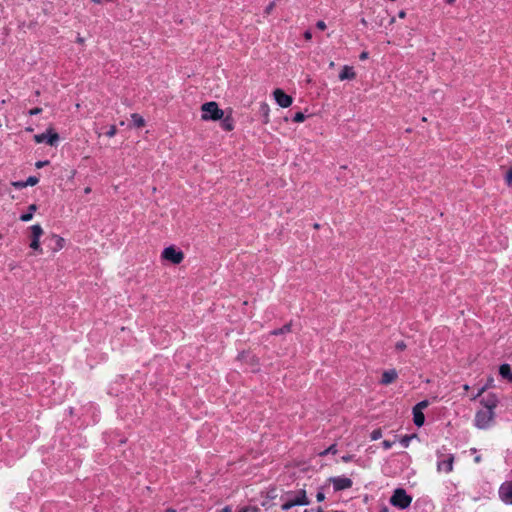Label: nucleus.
<instances>
[{
  "instance_id": "20",
  "label": "nucleus",
  "mask_w": 512,
  "mask_h": 512,
  "mask_svg": "<svg viewBox=\"0 0 512 512\" xmlns=\"http://www.w3.org/2000/svg\"><path fill=\"white\" fill-rule=\"evenodd\" d=\"M499 373L503 378H507L512 382V372L509 364H502L499 368Z\"/></svg>"
},
{
  "instance_id": "34",
  "label": "nucleus",
  "mask_w": 512,
  "mask_h": 512,
  "mask_svg": "<svg viewBox=\"0 0 512 512\" xmlns=\"http://www.w3.org/2000/svg\"><path fill=\"white\" fill-rule=\"evenodd\" d=\"M239 512H258V508L253 506H246L243 507Z\"/></svg>"
},
{
  "instance_id": "36",
  "label": "nucleus",
  "mask_w": 512,
  "mask_h": 512,
  "mask_svg": "<svg viewBox=\"0 0 512 512\" xmlns=\"http://www.w3.org/2000/svg\"><path fill=\"white\" fill-rule=\"evenodd\" d=\"M41 112H42V108L36 107V108L30 109V110L28 111V114H29L30 116H34V115H38V114H40Z\"/></svg>"
},
{
  "instance_id": "14",
  "label": "nucleus",
  "mask_w": 512,
  "mask_h": 512,
  "mask_svg": "<svg viewBox=\"0 0 512 512\" xmlns=\"http://www.w3.org/2000/svg\"><path fill=\"white\" fill-rule=\"evenodd\" d=\"M238 359L241 361H245L246 363L250 364L252 367H254L253 371H256V367H258V359L254 355H250L248 352H241L238 355Z\"/></svg>"
},
{
  "instance_id": "52",
  "label": "nucleus",
  "mask_w": 512,
  "mask_h": 512,
  "mask_svg": "<svg viewBox=\"0 0 512 512\" xmlns=\"http://www.w3.org/2000/svg\"><path fill=\"white\" fill-rule=\"evenodd\" d=\"M165 512H177V511L175 509H173V508H168V509L165 510Z\"/></svg>"
},
{
  "instance_id": "29",
  "label": "nucleus",
  "mask_w": 512,
  "mask_h": 512,
  "mask_svg": "<svg viewBox=\"0 0 512 512\" xmlns=\"http://www.w3.org/2000/svg\"><path fill=\"white\" fill-rule=\"evenodd\" d=\"M296 506L293 499H289L288 501H286L284 504H282V510H289L291 509L292 507Z\"/></svg>"
},
{
  "instance_id": "46",
  "label": "nucleus",
  "mask_w": 512,
  "mask_h": 512,
  "mask_svg": "<svg viewBox=\"0 0 512 512\" xmlns=\"http://www.w3.org/2000/svg\"><path fill=\"white\" fill-rule=\"evenodd\" d=\"M367 57H368V53H367V52H362V53L360 54V59H361V60H365V59H367Z\"/></svg>"
},
{
  "instance_id": "47",
  "label": "nucleus",
  "mask_w": 512,
  "mask_h": 512,
  "mask_svg": "<svg viewBox=\"0 0 512 512\" xmlns=\"http://www.w3.org/2000/svg\"><path fill=\"white\" fill-rule=\"evenodd\" d=\"M76 41H77V43H79V44H84V42H85L84 38H83V37H80V36H79V37H77Z\"/></svg>"
},
{
  "instance_id": "26",
  "label": "nucleus",
  "mask_w": 512,
  "mask_h": 512,
  "mask_svg": "<svg viewBox=\"0 0 512 512\" xmlns=\"http://www.w3.org/2000/svg\"><path fill=\"white\" fill-rule=\"evenodd\" d=\"M371 440L376 441L382 437V431L381 429H375L371 432Z\"/></svg>"
},
{
  "instance_id": "49",
  "label": "nucleus",
  "mask_w": 512,
  "mask_h": 512,
  "mask_svg": "<svg viewBox=\"0 0 512 512\" xmlns=\"http://www.w3.org/2000/svg\"><path fill=\"white\" fill-rule=\"evenodd\" d=\"M383 14H384V15L382 16L381 21L379 22V25H382V24H383V20H384V19H386V14H387V12H386V11H384V12H383Z\"/></svg>"
},
{
  "instance_id": "42",
  "label": "nucleus",
  "mask_w": 512,
  "mask_h": 512,
  "mask_svg": "<svg viewBox=\"0 0 512 512\" xmlns=\"http://www.w3.org/2000/svg\"><path fill=\"white\" fill-rule=\"evenodd\" d=\"M316 27L320 30H325L326 29V24L324 21L322 20H319L317 23H316Z\"/></svg>"
},
{
  "instance_id": "19",
  "label": "nucleus",
  "mask_w": 512,
  "mask_h": 512,
  "mask_svg": "<svg viewBox=\"0 0 512 512\" xmlns=\"http://www.w3.org/2000/svg\"><path fill=\"white\" fill-rule=\"evenodd\" d=\"M37 210L36 204H31L28 207L27 213H24L20 216V220L23 222H28L33 218V213Z\"/></svg>"
},
{
  "instance_id": "7",
  "label": "nucleus",
  "mask_w": 512,
  "mask_h": 512,
  "mask_svg": "<svg viewBox=\"0 0 512 512\" xmlns=\"http://www.w3.org/2000/svg\"><path fill=\"white\" fill-rule=\"evenodd\" d=\"M273 96L276 103L282 108H287L293 103V98L280 88H277L273 91Z\"/></svg>"
},
{
  "instance_id": "60",
  "label": "nucleus",
  "mask_w": 512,
  "mask_h": 512,
  "mask_svg": "<svg viewBox=\"0 0 512 512\" xmlns=\"http://www.w3.org/2000/svg\"><path fill=\"white\" fill-rule=\"evenodd\" d=\"M26 131L31 132V131H33V129L28 127V128H26Z\"/></svg>"
},
{
  "instance_id": "10",
  "label": "nucleus",
  "mask_w": 512,
  "mask_h": 512,
  "mask_svg": "<svg viewBox=\"0 0 512 512\" xmlns=\"http://www.w3.org/2000/svg\"><path fill=\"white\" fill-rule=\"evenodd\" d=\"M444 457L443 460L438 461L437 463V470L439 472L444 471L445 473H450L453 470V463H454V455L448 454V455H441Z\"/></svg>"
},
{
  "instance_id": "62",
  "label": "nucleus",
  "mask_w": 512,
  "mask_h": 512,
  "mask_svg": "<svg viewBox=\"0 0 512 512\" xmlns=\"http://www.w3.org/2000/svg\"><path fill=\"white\" fill-rule=\"evenodd\" d=\"M314 228H315V229H318V228H319V224H317V223H316V224H314Z\"/></svg>"
},
{
  "instance_id": "32",
  "label": "nucleus",
  "mask_w": 512,
  "mask_h": 512,
  "mask_svg": "<svg viewBox=\"0 0 512 512\" xmlns=\"http://www.w3.org/2000/svg\"><path fill=\"white\" fill-rule=\"evenodd\" d=\"M505 181L507 183L508 186H511L512 185V168H510L508 170V172L506 173V176H505Z\"/></svg>"
},
{
  "instance_id": "37",
  "label": "nucleus",
  "mask_w": 512,
  "mask_h": 512,
  "mask_svg": "<svg viewBox=\"0 0 512 512\" xmlns=\"http://www.w3.org/2000/svg\"><path fill=\"white\" fill-rule=\"evenodd\" d=\"M488 388V385H484L478 390V393L472 398V400H476L478 397H480Z\"/></svg>"
},
{
  "instance_id": "33",
  "label": "nucleus",
  "mask_w": 512,
  "mask_h": 512,
  "mask_svg": "<svg viewBox=\"0 0 512 512\" xmlns=\"http://www.w3.org/2000/svg\"><path fill=\"white\" fill-rule=\"evenodd\" d=\"M12 185H13L16 189H22V188L27 187V186H26V184H25V181H15V182H12Z\"/></svg>"
},
{
  "instance_id": "6",
  "label": "nucleus",
  "mask_w": 512,
  "mask_h": 512,
  "mask_svg": "<svg viewBox=\"0 0 512 512\" xmlns=\"http://www.w3.org/2000/svg\"><path fill=\"white\" fill-rule=\"evenodd\" d=\"M31 230V242L30 248L38 253H42V248L40 246V238L43 235V229L39 224L32 225L30 227Z\"/></svg>"
},
{
  "instance_id": "24",
  "label": "nucleus",
  "mask_w": 512,
  "mask_h": 512,
  "mask_svg": "<svg viewBox=\"0 0 512 512\" xmlns=\"http://www.w3.org/2000/svg\"><path fill=\"white\" fill-rule=\"evenodd\" d=\"M415 435H405L400 439V443L404 448H407L410 444V441L412 438H414Z\"/></svg>"
},
{
  "instance_id": "40",
  "label": "nucleus",
  "mask_w": 512,
  "mask_h": 512,
  "mask_svg": "<svg viewBox=\"0 0 512 512\" xmlns=\"http://www.w3.org/2000/svg\"><path fill=\"white\" fill-rule=\"evenodd\" d=\"M48 164H49V161L48 160H44V161L36 162L35 166H36V168L39 169V168H42V167H44V166H46Z\"/></svg>"
},
{
  "instance_id": "2",
  "label": "nucleus",
  "mask_w": 512,
  "mask_h": 512,
  "mask_svg": "<svg viewBox=\"0 0 512 512\" xmlns=\"http://www.w3.org/2000/svg\"><path fill=\"white\" fill-rule=\"evenodd\" d=\"M411 502L412 497L409 496L403 488L395 489L390 498L391 505L402 510L408 508Z\"/></svg>"
},
{
  "instance_id": "22",
  "label": "nucleus",
  "mask_w": 512,
  "mask_h": 512,
  "mask_svg": "<svg viewBox=\"0 0 512 512\" xmlns=\"http://www.w3.org/2000/svg\"><path fill=\"white\" fill-rule=\"evenodd\" d=\"M131 120H132L134 126L137 127V128H141V127H143L145 125L144 118L141 115L137 114V113H133L131 115Z\"/></svg>"
},
{
  "instance_id": "56",
  "label": "nucleus",
  "mask_w": 512,
  "mask_h": 512,
  "mask_svg": "<svg viewBox=\"0 0 512 512\" xmlns=\"http://www.w3.org/2000/svg\"><path fill=\"white\" fill-rule=\"evenodd\" d=\"M445 2L448 3V4H452V3L455 2V0H445Z\"/></svg>"
},
{
  "instance_id": "18",
  "label": "nucleus",
  "mask_w": 512,
  "mask_h": 512,
  "mask_svg": "<svg viewBox=\"0 0 512 512\" xmlns=\"http://www.w3.org/2000/svg\"><path fill=\"white\" fill-rule=\"evenodd\" d=\"M221 120H222L221 127L225 131H232L234 129V120L230 115H228L226 117L223 116V118Z\"/></svg>"
},
{
  "instance_id": "15",
  "label": "nucleus",
  "mask_w": 512,
  "mask_h": 512,
  "mask_svg": "<svg viewBox=\"0 0 512 512\" xmlns=\"http://www.w3.org/2000/svg\"><path fill=\"white\" fill-rule=\"evenodd\" d=\"M296 506L309 505L310 501L307 498L306 491L301 489L297 492L296 496L292 498Z\"/></svg>"
},
{
  "instance_id": "4",
  "label": "nucleus",
  "mask_w": 512,
  "mask_h": 512,
  "mask_svg": "<svg viewBox=\"0 0 512 512\" xmlns=\"http://www.w3.org/2000/svg\"><path fill=\"white\" fill-rule=\"evenodd\" d=\"M162 258L173 264H180L184 259V253L177 250L174 246L166 247L162 251Z\"/></svg>"
},
{
  "instance_id": "9",
  "label": "nucleus",
  "mask_w": 512,
  "mask_h": 512,
  "mask_svg": "<svg viewBox=\"0 0 512 512\" xmlns=\"http://www.w3.org/2000/svg\"><path fill=\"white\" fill-rule=\"evenodd\" d=\"M499 497L506 504H512V481L502 483L499 488Z\"/></svg>"
},
{
  "instance_id": "25",
  "label": "nucleus",
  "mask_w": 512,
  "mask_h": 512,
  "mask_svg": "<svg viewBox=\"0 0 512 512\" xmlns=\"http://www.w3.org/2000/svg\"><path fill=\"white\" fill-rule=\"evenodd\" d=\"M336 453H337L336 445L332 444L327 449L322 451L319 455L320 456H325V455H328V454H336Z\"/></svg>"
},
{
  "instance_id": "64",
  "label": "nucleus",
  "mask_w": 512,
  "mask_h": 512,
  "mask_svg": "<svg viewBox=\"0 0 512 512\" xmlns=\"http://www.w3.org/2000/svg\"><path fill=\"white\" fill-rule=\"evenodd\" d=\"M304 512H311V510L306 509V510H304Z\"/></svg>"
},
{
  "instance_id": "45",
  "label": "nucleus",
  "mask_w": 512,
  "mask_h": 512,
  "mask_svg": "<svg viewBox=\"0 0 512 512\" xmlns=\"http://www.w3.org/2000/svg\"><path fill=\"white\" fill-rule=\"evenodd\" d=\"M405 16H406V12L404 10L399 11V13H398L399 18L403 19V18H405Z\"/></svg>"
},
{
  "instance_id": "11",
  "label": "nucleus",
  "mask_w": 512,
  "mask_h": 512,
  "mask_svg": "<svg viewBox=\"0 0 512 512\" xmlns=\"http://www.w3.org/2000/svg\"><path fill=\"white\" fill-rule=\"evenodd\" d=\"M480 403L484 406L485 410L494 411L498 405V398L495 394L490 393L481 399Z\"/></svg>"
},
{
  "instance_id": "31",
  "label": "nucleus",
  "mask_w": 512,
  "mask_h": 512,
  "mask_svg": "<svg viewBox=\"0 0 512 512\" xmlns=\"http://www.w3.org/2000/svg\"><path fill=\"white\" fill-rule=\"evenodd\" d=\"M117 133V129H116V126L115 125H111L109 127V130L106 132V135L111 138V137H114Z\"/></svg>"
},
{
  "instance_id": "61",
  "label": "nucleus",
  "mask_w": 512,
  "mask_h": 512,
  "mask_svg": "<svg viewBox=\"0 0 512 512\" xmlns=\"http://www.w3.org/2000/svg\"><path fill=\"white\" fill-rule=\"evenodd\" d=\"M329 66H330L331 68H332V67H334V62H333V61H332V62H330Z\"/></svg>"
},
{
  "instance_id": "13",
  "label": "nucleus",
  "mask_w": 512,
  "mask_h": 512,
  "mask_svg": "<svg viewBox=\"0 0 512 512\" xmlns=\"http://www.w3.org/2000/svg\"><path fill=\"white\" fill-rule=\"evenodd\" d=\"M50 241L52 242L51 244V250L53 252H58L60 251L64 245H65V239L59 235H56V234H52L50 236Z\"/></svg>"
},
{
  "instance_id": "27",
  "label": "nucleus",
  "mask_w": 512,
  "mask_h": 512,
  "mask_svg": "<svg viewBox=\"0 0 512 512\" xmlns=\"http://www.w3.org/2000/svg\"><path fill=\"white\" fill-rule=\"evenodd\" d=\"M39 182V179L36 176H30L26 179V186H34Z\"/></svg>"
},
{
  "instance_id": "5",
  "label": "nucleus",
  "mask_w": 512,
  "mask_h": 512,
  "mask_svg": "<svg viewBox=\"0 0 512 512\" xmlns=\"http://www.w3.org/2000/svg\"><path fill=\"white\" fill-rule=\"evenodd\" d=\"M36 143H47L50 146H55L59 141V135L52 128L47 129L45 133L37 134L34 136Z\"/></svg>"
},
{
  "instance_id": "38",
  "label": "nucleus",
  "mask_w": 512,
  "mask_h": 512,
  "mask_svg": "<svg viewBox=\"0 0 512 512\" xmlns=\"http://www.w3.org/2000/svg\"><path fill=\"white\" fill-rule=\"evenodd\" d=\"M406 343L404 341H398L395 345V348L399 351H402L404 349H406Z\"/></svg>"
},
{
  "instance_id": "12",
  "label": "nucleus",
  "mask_w": 512,
  "mask_h": 512,
  "mask_svg": "<svg viewBox=\"0 0 512 512\" xmlns=\"http://www.w3.org/2000/svg\"><path fill=\"white\" fill-rule=\"evenodd\" d=\"M398 377V373L395 369H389L382 373L380 383L382 385H389L393 383Z\"/></svg>"
},
{
  "instance_id": "39",
  "label": "nucleus",
  "mask_w": 512,
  "mask_h": 512,
  "mask_svg": "<svg viewBox=\"0 0 512 512\" xmlns=\"http://www.w3.org/2000/svg\"><path fill=\"white\" fill-rule=\"evenodd\" d=\"M393 444H394V442H391V441H389V440H384V441L382 442V446H383V448H384V449H386V450H387V449H390V448L392 447V445H393Z\"/></svg>"
},
{
  "instance_id": "41",
  "label": "nucleus",
  "mask_w": 512,
  "mask_h": 512,
  "mask_svg": "<svg viewBox=\"0 0 512 512\" xmlns=\"http://www.w3.org/2000/svg\"><path fill=\"white\" fill-rule=\"evenodd\" d=\"M316 499L318 502H322L325 499V494L322 491H318L316 494Z\"/></svg>"
},
{
  "instance_id": "17",
  "label": "nucleus",
  "mask_w": 512,
  "mask_h": 512,
  "mask_svg": "<svg viewBox=\"0 0 512 512\" xmlns=\"http://www.w3.org/2000/svg\"><path fill=\"white\" fill-rule=\"evenodd\" d=\"M413 422L418 427H421L424 424L425 416L421 410L413 408Z\"/></svg>"
},
{
  "instance_id": "50",
  "label": "nucleus",
  "mask_w": 512,
  "mask_h": 512,
  "mask_svg": "<svg viewBox=\"0 0 512 512\" xmlns=\"http://www.w3.org/2000/svg\"><path fill=\"white\" fill-rule=\"evenodd\" d=\"M474 461H475L476 463H480V462H481V456H479V455H478V456H476V457L474 458Z\"/></svg>"
},
{
  "instance_id": "54",
  "label": "nucleus",
  "mask_w": 512,
  "mask_h": 512,
  "mask_svg": "<svg viewBox=\"0 0 512 512\" xmlns=\"http://www.w3.org/2000/svg\"><path fill=\"white\" fill-rule=\"evenodd\" d=\"M315 512H324V510L322 509V507H318Z\"/></svg>"
},
{
  "instance_id": "59",
  "label": "nucleus",
  "mask_w": 512,
  "mask_h": 512,
  "mask_svg": "<svg viewBox=\"0 0 512 512\" xmlns=\"http://www.w3.org/2000/svg\"><path fill=\"white\" fill-rule=\"evenodd\" d=\"M380 512H388V509L385 507Z\"/></svg>"
},
{
  "instance_id": "55",
  "label": "nucleus",
  "mask_w": 512,
  "mask_h": 512,
  "mask_svg": "<svg viewBox=\"0 0 512 512\" xmlns=\"http://www.w3.org/2000/svg\"><path fill=\"white\" fill-rule=\"evenodd\" d=\"M395 22V18L392 17L390 20H389V24H393Z\"/></svg>"
},
{
  "instance_id": "8",
  "label": "nucleus",
  "mask_w": 512,
  "mask_h": 512,
  "mask_svg": "<svg viewBox=\"0 0 512 512\" xmlns=\"http://www.w3.org/2000/svg\"><path fill=\"white\" fill-rule=\"evenodd\" d=\"M329 481L333 484L335 491L349 489L353 485L352 480L344 476L331 477Z\"/></svg>"
},
{
  "instance_id": "63",
  "label": "nucleus",
  "mask_w": 512,
  "mask_h": 512,
  "mask_svg": "<svg viewBox=\"0 0 512 512\" xmlns=\"http://www.w3.org/2000/svg\"><path fill=\"white\" fill-rule=\"evenodd\" d=\"M422 121H423V122H426V121H427V118H426V117H423V118H422Z\"/></svg>"
},
{
  "instance_id": "35",
  "label": "nucleus",
  "mask_w": 512,
  "mask_h": 512,
  "mask_svg": "<svg viewBox=\"0 0 512 512\" xmlns=\"http://www.w3.org/2000/svg\"><path fill=\"white\" fill-rule=\"evenodd\" d=\"M275 5H276V0L272 1V2H271V3H270V4L265 8V13H266V14H270V13L273 11V9H274Z\"/></svg>"
},
{
  "instance_id": "57",
  "label": "nucleus",
  "mask_w": 512,
  "mask_h": 512,
  "mask_svg": "<svg viewBox=\"0 0 512 512\" xmlns=\"http://www.w3.org/2000/svg\"><path fill=\"white\" fill-rule=\"evenodd\" d=\"M361 23H362L363 25H367V22H366V20H365L364 18H362V19H361Z\"/></svg>"
},
{
  "instance_id": "28",
  "label": "nucleus",
  "mask_w": 512,
  "mask_h": 512,
  "mask_svg": "<svg viewBox=\"0 0 512 512\" xmlns=\"http://www.w3.org/2000/svg\"><path fill=\"white\" fill-rule=\"evenodd\" d=\"M305 118L306 117L302 112H297V113H295V115L293 117V121L300 123V122H303L305 120Z\"/></svg>"
},
{
  "instance_id": "51",
  "label": "nucleus",
  "mask_w": 512,
  "mask_h": 512,
  "mask_svg": "<svg viewBox=\"0 0 512 512\" xmlns=\"http://www.w3.org/2000/svg\"><path fill=\"white\" fill-rule=\"evenodd\" d=\"M84 192H85L86 194L90 193V192H91V188H90V187H86V188L84 189Z\"/></svg>"
},
{
  "instance_id": "23",
  "label": "nucleus",
  "mask_w": 512,
  "mask_h": 512,
  "mask_svg": "<svg viewBox=\"0 0 512 512\" xmlns=\"http://www.w3.org/2000/svg\"><path fill=\"white\" fill-rule=\"evenodd\" d=\"M289 332H291V323H287L283 327L271 331V335L278 336Z\"/></svg>"
},
{
  "instance_id": "21",
  "label": "nucleus",
  "mask_w": 512,
  "mask_h": 512,
  "mask_svg": "<svg viewBox=\"0 0 512 512\" xmlns=\"http://www.w3.org/2000/svg\"><path fill=\"white\" fill-rule=\"evenodd\" d=\"M269 112H270L269 105L267 103H264V102L261 103V105H260V113L263 116V123L264 124H267L269 122Z\"/></svg>"
},
{
  "instance_id": "58",
  "label": "nucleus",
  "mask_w": 512,
  "mask_h": 512,
  "mask_svg": "<svg viewBox=\"0 0 512 512\" xmlns=\"http://www.w3.org/2000/svg\"><path fill=\"white\" fill-rule=\"evenodd\" d=\"M463 388H464V390H465V391H467V390H469V385L465 384V385L463 386Z\"/></svg>"
},
{
  "instance_id": "16",
  "label": "nucleus",
  "mask_w": 512,
  "mask_h": 512,
  "mask_svg": "<svg viewBox=\"0 0 512 512\" xmlns=\"http://www.w3.org/2000/svg\"><path fill=\"white\" fill-rule=\"evenodd\" d=\"M356 77V73L351 66H344L342 71L339 74V79L343 80H353Z\"/></svg>"
},
{
  "instance_id": "43",
  "label": "nucleus",
  "mask_w": 512,
  "mask_h": 512,
  "mask_svg": "<svg viewBox=\"0 0 512 512\" xmlns=\"http://www.w3.org/2000/svg\"><path fill=\"white\" fill-rule=\"evenodd\" d=\"M304 38L306 40H311L312 39V33H311L310 30H307V31L304 32Z\"/></svg>"
},
{
  "instance_id": "30",
  "label": "nucleus",
  "mask_w": 512,
  "mask_h": 512,
  "mask_svg": "<svg viewBox=\"0 0 512 512\" xmlns=\"http://www.w3.org/2000/svg\"><path fill=\"white\" fill-rule=\"evenodd\" d=\"M429 405V402L427 400H423L419 403H417L413 408L414 409H418V410H423L424 408H426L427 406Z\"/></svg>"
},
{
  "instance_id": "3",
  "label": "nucleus",
  "mask_w": 512,
  "mask_h": 512,
  "mask_svg": "<svg viewBox=\"0 0 512 512\" xmlns=\"http://www.w3.org/2000/svg\"><path fill=\"white\" fill-rule=\"evenodd\" d=\"M495 412L491 410H479L476 412L474 423L478 429H488L494 421Z\"/></svg>"
},
{
  "instance_id": "48",
  "label": "nucleus",
  "mask_w": 512,
  "mask_h": 512,
  "mask_svg": "<svg viewBox=\"0 0 512 512\" xmlns=\"http://www.w3.org/2000/svg\"><path fill=\"white\" fill-rule=\"evenodd\" d=\"M222 512H232V509L230 506H225L223 509H222Z\"/></svg>"
},
{
  "instance_id": "53",
  "label": "nucleus",
  "mask_w": 512,
  "mask_h": 512,
  "mask_svg": "<svg viewBox=\"0 0 512 512\" xmlns=\"http://www.w3.org/2000/svg\"><path fill=\"white\" fill-rule=\"evenodd\" d=\"M93 3L95 4H101L102 3V0H91Z\"/></svg>"
},
{
  "instance_id": "1",
  "label": "nucleus",
  "mask_w": 512,
  "mask_h": 512,
  "mask_svg": "<svg viewBox=\"0 0 512 512\" xmlns=\"http://www.w3.org/2000/svg\"><path fill=\"white\" fill-rule=\"evenodd\" d=\"M202 115L201 119L204 121L213 120L217 121L223 118L224 111L219 108L218 104L214 101L206 102L201 106Z\"/></svg>"
},
{
  "instance_id": "44",
  "label": "nucleus",
  "mask_w": 512,
  "mask_h": 512,
  "mask_svg": "<svg viewBox=\"0 0 512 512\" xmlns=\"http://www.w3.org/2000/svg\"><path fill=\"white\" fill-rule=\"evenodd\" d=\"M352 460V455H345L342 457L343 462H349Z\"/></svg>"
}]
</instances>
